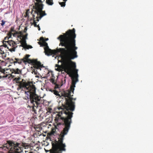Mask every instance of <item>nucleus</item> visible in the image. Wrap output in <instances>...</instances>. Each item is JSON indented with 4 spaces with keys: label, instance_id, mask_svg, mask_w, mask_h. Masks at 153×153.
<instances>
[{
    "label": "nucleus",
    "instance_id": "21",
    "mask_svg": "<svg viewBox=\"0 0 153 153\" xmlns=\"http://www.w3.org/2000/svg\"><path fill=\"white\" fill-rule=\"evenodd\" d=\"M7 41H4V40L3 42V46L5 47H8V45L7 42H6Z\"/></svg>",
    "mask_w": 153,
    "mask_h": 153
},
{
    "label": "nucleus",
    "instance_id": "14",
    "mask_svg": "<svg viewBox=\"0 0 153 153\" xmlns=\"http://www.w3.org/2000/svg\"><path fill=\"white\" fill-rule=\"evenodd\" d=\"M14 60L15 61L14 62V64H15V63H18L19 64H20L22 63V62H25V60H24V59H19V58H15Z\"/></svg>",
    "mask_w": 153,
    "mask_h": 153
},
{
    "label": "nucleus",
    "instance_id": "26",
    "mask_svg": "<svg viewBox=\"0 0 153 153\" xmlns=\"http://www.w3.org/2000/svg\"><path fill=\"white\" fill-rule=\"evenodd\" d=\"M59 4L61 5V6L62 7H64L65 5V2H59Z\"/></svg>",
    "mask_w": 153,
    "mask_h": 153
},
{
    "label": "nucleus",
    "instance_id": "41",
    "mask_svg": "<svg viewBox=\"0 0 153 153\" xmlns=\"http://www.w3.org/2000/svg\"><path fill=\"white\" fill-rule=\"evenodd\" d=\"M0 153H3V152H0Z\"/></svg>",
    "mask_w": 153,
    "mask_h": 153
},
{
    "label": "nucleus",
    "instance_id": "38",
    "mask_svg": "<svg viewBox=\"0 0 153 153\" xmlns=\"http://www.w3.org/2000/svg\"><path fill=\"white\" fill-rule=\"evenodd\" d=\"M76 100V98H73V100Z\"/></svg>",
    "mask_w": 153,
    "mask_h": 153
},
{
    "label": "nucleus",
    "instance_id": "24",
    "mask_svg": "<svg viewBox=\"0 0 153 153\" xmlns=\"http://www.w3.org/2000/svg\"><path fill=\"white\" fill-rule=\"evenodd\" d=\"M47 112L46 113H50L52 112V108H48L47 109Z\"/></svg>",
    "mask_w": 153,
    "mask_h": 153
},
{
    "label": "nucleus",
    "instance_id": "40",
    "mask_svg": "<svg viewBox=\"0 0 153 153\" xmlns=\"http://www.w3.org/2000/svg\"><path fill=\"white\" fill-rule=\"evenodd\" d=\"M28 153H33V152H30Z\"/></svg>",
    "mask_w": 153,
    "mask_h": 153
},
{
    "label": "nucleus",
    "instance_id": "39",
    "mask_svg": "<svg viewBox=\"0 0 153 153\" xmlns=\"http://www.w3.org/2000/svg\"><path fill=\"white\" fill-rule=\"evenodd\" d=\"M64 2H65L66 1H67V0H63Z\"/></svg>",
    "mask_w": 153,
    "mask_h": 153
},
{
    "label": "nucleus",
    "instance_id": "28",
    "mask_svg": "<svg viewBox=\"0 0 153 153\" xmlns=\"http://www.w3.org/2000/svg\"><path fill=\"white\" fill-rule=\"evenodd\" d=\"M51 82H52L53 84H55V80L53 78H51Z\"/></svg>",
    "mask_w": 153,
    "mask_h": 153
},
{
    "label": "nucleus",
    "instance_id": "13",
    "mask_svg": "<svg viewBox=\"0 0 153 153\" xmlns=\"http://www.w3.org/2000/svg\"><path fill=\"white\" fill-rule=\"evenodd\" d=\"M32 63L33 65V67L36 69H39L41 66V63L38 62L36 60H34L32 61Z\"/></svg>",
    "mask_w": 153,
    "mask_h": 153
},
{
    "label": "nucleus",
    "instance_id": "12",
    "mask_svg": "<svg viewBox=\"0 0 153 153\" xmlns=\"http://www.w3.org/2000/svg\"><path fill=\"white\" fill-rule=\"evenodd\" d=\"M10 71L11 72V76H15V74H21L22 73V70L18 68L16 69H10Z\"/></svg>",
    "mask_w": 153,
    "mask_h": 153
},
{
    "label": "nucleus",
    "instance_id": "42",
    "mask_svg": "<svg viewBox=\"0 0 153 153\" xmlns=\"http://www.w3.org/2000/svg\"><path fill=\"white\" fill-rule=\"evenodd\" d=\"M58 71H59V69H57V70Z\"/></svg>",
    "mask_w": 153,
    "mask_h": 153
},
{
    "label": "nucleus",
    "instance_id": "16",
    "mask_svg": "<svg viewBox=\"0 0 153 153\" xmlns=\"http://www.w3.org/2000/svg\"><path fill=\"white\" fill-rule=\"evenodd\" d=\"M15 32H16V31L14 30V28L13 27H11L9 32L7 34V35L9 36V37H11L13 33V32L14 33Z\"/></svg>",
    "mask_w": 153,
    "mask_h": 153
},
{
    "label": "nucleus",
    "instance_id": "36",
    "mask_svg": "<svg viewBox=\"0 0 153 153\" xmlns=\"http://www.w3.org/2000/svg\"><path fill=\"white\" fill-rule=\"evenodd\" d=\"M27 30V29L26 27H25L24 29V32L25 33L26 30Z\"/></svg>",
    "mask_w": 153,
    "mask_h": 153
},
{
    "label": "nucleus",
    "instance_id": "3",
    "mask_svg": "<svg viewBox=\"0 0 153 153\" xmlns=\"http://www.w3.org/2000/svg\"><path fill=\"white\" fill-rule=\"evenodd\" d=\"M7 143L4 144L2 147L3 150L8 151V153H21L22 152L23 148H28L29 146L27 143H20L12 140L7 141Z\"/></svg>",
    "mask_w": 153,
    "mask_h": 153
},
{
    "label": "nucleus",
    "instance_id": "18",
    "mask_svg": "<svg viewBox=\"0 0 153 153\" xmlns=\"http://www.w3.org/2000/svg\"><path fill=\"white\" fill-rule=\"evenodd\" d=\"M19 35L18 36V38L20 39L22 38L21 40H26V39L23 36V33L21 32H19Z\"/></svg>",
    "mask_w": 153,
    "mask_h": 153
},
{
    "label": "nucleus",
    "instance_id": "15",
    "mask_svg": "<svg viewBox=\"0 0 153 153\" xmlns=\"http://www.w3.org/2000/svg\"><path fill=\"white\" fill-rule=\"evenodd\" d=\"M1 75H0L1 78L7 77V74H5V70L2 69L1 70Z\"/></svg>",
    "mask_w": 153,
    "mask_h": 153
},
{
    "label": "nucleus",
    "instance_id": "6",
    "mask_svg": "<svg viewBox=\"0 0 153 153\" xmlns=\"http://www.w3.org/2000/svg\"><path fill=\"white\" fill-rule=\"evenodd\" d=\"M34 91L33 94L32 95L31 98L30 99V102L33 105H42L44 103L43 100L42 99V97L36 94V89L34 88H32Z\"/></svg>",
    "mask_w": 153,
    "mask_h": 153
},
{
    "label": "nucleus",
    "instance_id": "27",
    "mask_svg": "<svg viewBox=\"0 0 153 153\" xmlns=\"http://www.w3.org/2000/svg\"><path fill=\"white\" fill-rule=\"evenodd\" d=\"M30 56V55H29V54H26L24 57L22 59H24V60L25 61V60H27Z\"/></svg>",
    "mask_w": 153,
    "mask_h": 153
},
{
    "label": "nucleus",
    "instance_id": "43",
    "mask_svg": "<svg viewBox=\"0 0 153 153\" xmlns=\"http://www.w3.org/2000/svg\"><path fill=\"white\" fill-rule=\"evenodd\" d=\"M0 61H1V60H0Z\"/></svg>",
    "mask_w": 153,
    "mask_h": 153
},
{
    "label": "nucleus",
    "instance_id": "11",
    "mask_svg": "<svg viewBox=\"0 0 153 153\" xmlns=\"http://www.w3.org/2000/svg\"><path fill=\"white\" fill-rule=\"evenodd\" d=\"M20 42L21 46L24 48L25 49H29L33 48L31 45H28L27 44L26 40H21Z\"/></svg>",
    "mask_w": 153,
    "mask_h": 153
},
{
    "label": "nucleus",
    "instance_id": "34",
    "mask_svg": "<svg viewBox=\"0 0 153 153\" xmlns=\"http://www.w3.org/2000/svg\"><path fill=\"white\" fill-rule=\"evenodd\" d=\"M37 27H38V30L39 31H40V29H40V26H39V25H38V26H37Z\"/></svg>",
    "mask_w": 153,
    "mask_h": 153
},
{
    "label": "nucleus",
    "instance_id": "25",
    "mask_svg": "<svg viewBox=\"0 0 153 153\" xmlns=\"http://www.w3.org/2000/svg\"><path fill=\"white\" fill-rule=\"evenodd\" d=\"M7 59L10 62L12 63H14V62L15 61V60H14L12 58L10 59L9 58H7Z\"/></svg>",
    "mask_w": 153,
    "mask_h": 153
},
{
    "label": "nucleus",
    "instance_id": "9",
    "mask_svg": "<svg viewBox=\"0 0 153 153\" xmlns=\"http://www.w3.org/2000/svg\"><path fill=\"white\" fill-rule=\"evenodd\" d=\"M20 78L15 77L14 79V80L15 81L16 83H17L16 85L18 86L17 89L18 91H22L23 90V87L26 85V82L25 80L22 79V81H20L19 80L20 79Z\"/></svg>",
    "mask_w": 153,
    "mask_h": 153
},
{
    "label": "nucleus",
    "instance_id": "37",
    "mask_svg": "<svg viewBox=\"0 0 153 153\" xmlns=\"http://www.w3.org/2000/svg\"><path fill=\"white\" fill-rule=\"evenodd\" d=\"M48 38H47L45 39V41H48Z\"/></svg>",
    "mask_w": 153,
    "mask_h": 153
},
{
    "label": "nucleus",
    "instance_id": "20",
    "mask_svg": "<svg viewBox=\"0 0 153 153\" xmlns=\"http://www.w3.org/2000/svg\"><path fill=\"white\" fill-rule=\"evenodd\" d=\"M14 33H13L12 34L13 35V36L14 37H18V36L19 35V32H17L16 31V32H14Z\"/></svg>",
    "mask_w": 153,
    "mask_h": 153
},
{
    "label": "nucleus",
    "instance_id": "32",
    "mask_svg": "<svg viewBox=\"0 0 153 153\" xmlns=\"http://www.w3.org/2000/svg\"><path fill=\"white\" fill-rule=\"evenodd\" d=\"M25 16L26 17L29 16V13H28L27 11L25 13Z\"/></svg>",
    "mask_w": 153,
    "mask_h": 153
},
{
    "label": "nucleus",
    "instance_id": "8",
    "mask_svg": "<svg viewBox=\"0 0 153 153\" xmlns=\"http://www.w3.org/2000/svg\"><path fill=\"white\" fill-rule=\"evenodd\" d=\"M32 110L36 114L35 115H39V117H41L44 110V108L42 107V105H32Z\"/></svg>",
    "mask_w": 153,
    "mask_h": 153
},
{
    "label": "nucleus",
    "instance_id": "23",
    "mask_svg": "<svg viewBox=\"0 0 153 153\" xmlns=\"http://www.w3.org/2000/svg\"><path fill=\"white\" fill-rule=\"evenodd\" d=\"M53 94L55 95L60 96V95L59 94V92L58 91H56V90H53Z\"/></svg>",
    "mask_w": 153,
    "mask_h": 153
},
{
    "label": "nucleus",
    "instance_id": "29",
    "mask_svg": "<svg viewBox=\"0 0 153 153\" xmlns=\"http://www.w3.org/2000/svg\"><path fill=\"white\" fill-rule=\"evenodd\" d=\"M1 26H3L4 25L6 22L4 21L3 20H2L1 21Z\"/></svg>",
    "mask_w": 153,
    "mask_h": 153
},
{
    "label": "nucleus",
    "instance_id": "31",
    "mask_svg": "<svg viewBox=\"0 0 153 153\" xmlns=\"http://www.w3.org/2000/svg\"><path fill=\"white\" fill-rule=\"evenodd\" d=\"M11 37H9V36L7 35V37H5L4 38V40H7L9 38H11Z\"/></svg>",
    "mask_w": 153,
    "mask_h": 153
},
{
    "label": "nucleus",
    "instance_id": "17",
    "mask_svg": "<svg viewBox=\"0 0 153 153\" xmlns=\"http://www.w3.org/2000/svg\"><path fill=\"white\" fill-rule=\"evenodd\" d=\"M53 0H46V2L47 4L49 5H52L53 4ZM41 1H42V2H40V4H42V2L43 1H42V0H41Z\"/></svg>",
    "mask_w": 153,
    "mask_h": 153
},
{
    "label": "nucleus",
    "instance_id": "7",
    "mask_svg": "<svg viewBox=\"0 0 153 153\" xmlns=\"http://www.w3.org/2000/svg\"><path fill=\"white\" fill-rule=\"evenodd\" d=\"M27 84L26 86L23 87V90L25 91V93L27 95L26 97L28 99H30L32 94L34 93V91L32 88H34L36 89L35 86L30 82H27Z\"/></svg>",
    "mask_w": 153,
    "mask_h": 153
},
{
    "label": "nucleus",
    "instance_id": "4",
    "mask_svg": "<svg viewBox=\"0 0 153 153\" xmlns=\"http://www.w3.org/2000/svg\"><path fill=\"white\" fill-rule=\"evenodd\" d=\"M35 3V6L34 9H35V14L33 15V18L34 19L33 24L35 27H37L38 26L36 24V21L39 22V19H41L43 16L46 15L45 11L42 10L43 9V4H40L42 2L41 0H33Z\"/></svg>",
    "mask_w": 153,
    "mask_h": 153
},
{
    "label": "nucleus",
    "instance_id": "33",
    "mask_svg": "<svg viewBox=\"0 0 153 153\" xmlns=\"http://www.w3.org/2000/svg\"><path fill=\"white\" fill-rule=\"evenodd\" d=\"M38 44L40 45L41 46H42V42H38Z\"/></svg>",
    "mask_w": 153,
    "mask_h": 153
},
{
    "label": "nucleus",
    "instance_id": "22",
    "mask_svg": "<svg viewBox=\"0 0 153 153\" xmlns=\"http://www.w3.org/2000/svg\"><path fill=\"white\" fill-rule=\"evenodd\" d=\"M2 57L4 59L6 57V54L3 51H2Z\"/></svg>",
    "mask_w": 153,
    "mask_h": 153
},
{
    "label": "nucleus",
    "instance_id": "5",
    "mask_svg": "<svg viewBox=\"0 0 153 153\" xmlns=\"http://www.w3.org/2000/svg\"><path fill=\"white\" fill-rule=\"evenodd\" d=\"M40 40L42 41V46H44V52L46 55L47 56H50L53 55H56L58 53H59V48L57 50H51L49 48L48 45L46 42L45 41L43 37H41L40 38Z\"/></svg>",
    "mask_w": 153,
    "mask_h": 153
},
{
    "label": "nucleus",
    "instance_id": "1",
    "mask_svg": "<svg viewBox=\"0 0 153 153\" xmlns=\"http://www.w3.org/2000/svg\"><path fill=\"white\" fill-rule=\"evenodd\" d=\"M77 71L78 70L76 69L74 71V75L72 78L70 89L64 91L62 94L65 98V103L59 107V111L54 120L57 123L56 126H55L56 128L61 125H62L64 128L59 135L58 140L52 143V147L50 150V153H62V151L66 150V145L63 142L64 136L67 134L70 128L73 114L72 112L75 109V103L73 101L72 96L74 93L75 84L78 81Z\"/></svg>",
    "mask_w": 153,
    "mask_h": 153
},
{
    "label": "nucleus",
    "instance_id": "10",
    "mask_svg": "<svg viewBox=\"0 0 153 153\" xmlns=\"http://www.w3.org/2000/svg\"><path fill=\"white\" fill-rule=\"evenodd\" d=\"M8 46L7 49L11 52L15 51L16 48L17 47V45L16 42L12 40H9L6 42Z\"/></svg>",
    "mask_w": 153,
    "mask_h": 153
},
{
    "label": "nucleus",
    "instance_id": "19",
    "mask_svg": "<svg viewBox=\"0 0 153 153\" xmlns=\"http://www.w3.org/2000/svg\"><path fill=\"white\" fill-rule=\"evenodd\" d=\"M19 35L18 36V38L20 39L22 38L21 40H26V39L23 36V33L21 32H19Z\"/></svg>",
    "mask_w": 153,
    "mask_h": 153
},
{
    "label": "nucleus",
    "instance_id": "30",
    "mask_svg": "<svg viewBox=\"0 0 153 153\" xmlns=\"http://www.w3.org/2000/svg\"><path fill=\"white\" fill-rule=\"evenodd\" d=\"M28 35V34L27 33H26L25 35H23V37L25 38L26 39H27V36Z\"/></svg>",
    "mask_w": 153,
    "mask_h": 153
},
{
    "label": "nucleus",
    "instance_id": "35",
    "mask_svg": "<svg viewBox=\"0 0 153 153\" xmlns=\"http://www.w3.org/2000/svg\"><path fill=\"white\" fill-rule=\"evenodd\" d=\"M0 57H2V51L0 50Z\"/></svg>",
    "mask_w": 153,
    "mask_h": 153
},
{
    "label": "nucleus",
    "instance_id": "2",
    "mask_svg": "<svg viewBox=\"0 0 153 153\" xmlns=\"http://www.w3.org/2000/svg\"><path fill=\"white\" fill-rule=\"evenodd\" d=\"M76 37L75 30L73 28L68 30L63 34L60 35L57 38L60 42L59 45L65 47L59 48V52L62 55L64 69L68 74L71 73V63H73L72 66L75 70L76 69V64L71 61L77 57L76 51L77 47L76 46L75 39Z\"/></svg>",
    "mask_w": 153,
    "mask_h": 153
}]
</instances>
